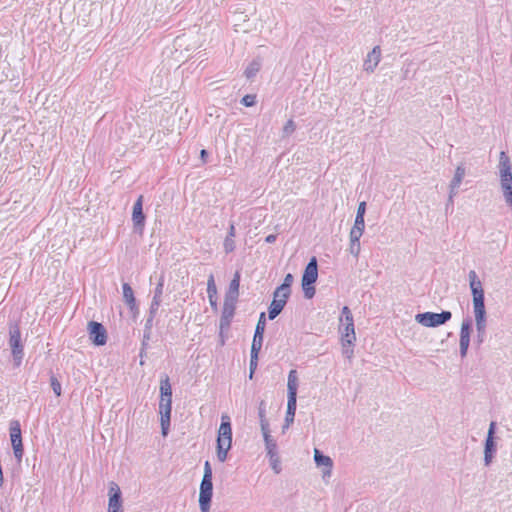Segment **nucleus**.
<instances>
[{
  "mask_svg": "<svg viewBox=\"0 0 512 512\" xmlns=\"http://www.w3.org/2000/svg\"><path fill=\"white\" fill-rule=\"evenodd\" d=\"M472 330V319L470 317H466L463 319L460 329V339H459V348H460V356L465 358L467 356L469 344H470V334Z\"/></svg>",
  "mask_w": 512,
  "mask_h": 512,
  "instance_id": "nucleus-12",
  "label": "nucleus"
},
{
  "mask_svg": "<svg viewBox=\"0 0 512 512\" xmlns=\"http://www.w3.org/2000/svg\"><path fill=\"white\" fill-rule=\"evenodd\" d=\"M493 456H494L493 454L484 453V462H485L486 466L490 465V463L492 462Z\"/></svg>",
  "mask_w": 512,
  "mask_h": 512,
  "instance_id": "nucleus-53",
  "label": "nucleus"
},
{
  "mask_svg": "<svg viewBox=\"0 0 512 512\" xmlns=\"http://www.w3.org/2000/svg\"><path fill=\"white\" fill-rule=\"evenodd\" d=\"M345 353L347 354V357H349V358H350V357H351V355H352V353H353V351H350V352L345 351Z\"/></svg>",
  "mask_w": 512,
  "mask_h": 512,
  "instance_id": "nucleus-56",
  "label": "nucleus"
},
{
  "mask_svg": "<svg viewBox=\"0 0 512 512\" xmlns=\"http://www.w3.org/2000/svg\"><path fill=\"white\" fill-rule=\"evenodd\" d=\"M276 239H277V235L269 234L268 236H266L265 242L269 243V244H272V243H274L276 241Z\"/></svg>",
  "mask_w": 512,
  "mask_h": 512,
  "instance_id": "nucleus-52",
  "label": "nucleus"
},
{
  "mask_svg": "<svg viewBox=\"0 0 512 512\" xmlns=\"http://www.w3.org/2000/svg\"><path fill=\"white\" fill-rule=\"evenodd\" d=\"M263 344V336L256 337V335L253 336L252 344H251V351L250 353L253 354H259Z\"/></svg>",
  "mask_w": 512,
  "mask_h": 512,
  "instance_id": "nucleus-32",
  "label": "nucleus"
},
{
  "mask_svg": "<svg viewBox=\"0 0 512 512\" xmlns=\"http://www.w3.org/2000/svg\"><path fill=\"white\" fill-rule=\"evenodd\" d=\"M260 426L264 440H266V437L271 438L268 420L262 419L260 421Z\"/></svg>",
  "mask_w": 512,
  "mask_h": 512,
  "instance_id": "nucleus-36",
  "label": "nucleus"
},
{
  "mask_svg": "<svg viewBox=\"0 0 512 512\" xmlns=\"http://www.w3.org/2000/svg\"><path fill=\"white\" fill-rule=\"evenodd\" d=\"M172 410V388L169 377L165 375L160 380L159 413L163 436L168 434Z\"/></svg>",
  "mask_w": 512,
  "mask_h": 512,
  "instance_id": "nucleus-1",
  "label": "nucleus"
},
{
  "mask_svg": "<svg viewBox=\"0 0 512 512\" xmlns=\"http://www.w3.org/2000/svg\"><path fill=\"white\" fill-rule=\"evenodd\" d=\"M486 332H477L476 341L478 345H481L485 340Z\"/></svg>",
  "mask_w": 512,
  "mask_h": 512,
  "instance_id": "nucleus-51",
  "label": "nucleus"
},
{
  "mask_svg": "<svg viewBox=\"0 0 512 512\" xmlns=\"http://www.w3.org/2000/svg\"><path fill=\"white\" fill-rule=\"evenodd\" d=\"M265 327H266V314H265V312H261L258 322L256 324L254 335H256V337H259V338H260V336H263L264 332H265Z\"/></svg>",
  "mask_w": 512,
  "mask_h": 512,
  "instance_id": "nucleus-27",
  "label": "nucleus"
},
{
  "mask_svg": "<svg viewBox=\"0 0 512 512\" xmlns=\"http://www.w3.org/2000/svg\"><path fill=\"white\" fill-rule=\"evenodd\" d=\"M341 321H344V323H354L353 315L347 306H344L342 309Z\"/></svg>",
  "mask_w": 512,
  "mask_h": 512,
  "instance_id": "nucleus-33",
  "label": "nucleus"
},
{
  "mask_svg": "<svg viewBox=\"0 0 512 512\" xmlns=\"http://www.w3.org/2000/svg\"><path fill=\"white\" fill-rule=\"evenodd\" d=\"M449 188H450V191H449V202L450 203H454V197L457 194V189L458 188H453V186H451V184L449 185Z\"/></svg>",
  "mask_w": 512,
  "mask_h": 512,
  "instance_id": "nucleus-49",
  "label": "nucleus"
},
{
  "mask_svg": "<svg viewBox=\"0 0 512 512\" xmlns=\"http://www.w3.org/2000/svg\"><path fill=\"white\" fill-rule=\"evenodd\" d=\"M8 344L11 349L14 366L19 367L24 357V345L18 323L9 324Z\"/></svg>",
  "mask_w": 512,
  "mask_h": 512,
  "instance_id": "nucleus-6",
  "label": "nucleus"
},
{
  "mask_svg": "<svg viewBox=\"0 0 512 512\" xmlns=\"http://www.w3.org/2000/svg\"><path fill=\"white\" fill-rule=\"evenodd\" d=\"M362 235L363 231L351 228L349 235L350 241H360Z\"/></svg>",
  "mask_w": 512,
  "mask_h": 512,
  "instance_id": "nucleus-42",
  "label": "nucleus"
},
{
  "mask_svg": "<svg viewBox=\"0 0 512 512\" xmlns=\"http://www.w3.org/2000/svg\"><path fill=\"white\" fill-rule=\"evenodd\" d=\"M381 59V50L379 46H375L367 55L363 67L367 72H373Z\"/></svg>",
  "mask_w": 512,
  "mask_h": 512,
  "instance_id": "nucleus-18",
  "label": "nucleus"
},
{
  "mask_svg": "<svg viewBox=\"0 0 512 512\" xmlns=\"http://www.w3.org/2000/svg\"><path fill=\"white\" fill-rule=\"evenodd\" d=\"M235 237V226L234 224H230L228 235L224 240V250L226 253H231L235 249V242L233 238Z\"/></svg>",
  "mask_w": 512,
  "mask_h": 512,
  "instance_id": "nucleus-24",
  "label": "nucleus"
},
{
  "mask_svg": "<svg viewBox=\"0 0 512 512\" xmlns=\"http://www.w3.org/2000/svg\"><path fill=\"white\" fill-rule=\"evenodd\" d=\"M108 495V512H123L122 493L119 486L116 483H110Z\"/></svg>",
  "mask_w": 512,
  "mask_h": 512,
  "instance_id": "nucleus-14",
  "label": "nucleus"
},
{
  "mask_svg": "<svg viewBox=\"0 0 512 512\" xmlns=\"http://www.w3.org/2000/svg\"><path fill=\"white\" fill-rule=\"evenodd\" d=\"M90 340L96 346L105 345L107 342V332L104 326L96 321H90L88 324Z\"/></svg>",
  "mask_w": 512,
  "mask_h": 512,
  "instance_id": "nucleus-13",
  "label": "nucleus"
},
{
  "mask_svg": "<svg viewBox=\"0 0 512 512\" xmlns=\"http://www.w3.org/2000/svg\"><path fill=\"white\" fill-rule=\"evenodd\" d=\"M302 288H303L305 298H307V299L313 298V296L315 295V288L313 287V285L302 286Z\"/></svg>",
  "mask_w": 512,
  "mask_h": 512,
  "instance_id": "nucleus-41",
  "label": "nucleus"
},
{
  "mask_svg": "<svg viewBox=\"0 0 512 512\" xmlns=\"http://www.w3.org/2000/svg\"><path fill=\"white\" fill-rule=\"evenodd\" d=\"M314 461L317 466H323L322 477L325 480L326 478H330L332 474L333 461L332 459L324 455L320 450H314Z\"/></svg>",
  "mask_w": 512,
  "mask_h": 512,
  "instance_id": "nucleus-16",
  "label": "nucleus"
},
{
  "mask_svg": "<svg viewBox=\"0 0 512 512\" xmlns=\"http://www.w3.org/2000/svg\"><path fill=\"white\" fill-rule=\"evenodd\" d=\"M500 183L503 194L512 191V171L509 157L504 151L500 153L499 159Z\"/></svg>",
  "mask_w": 512,
  "mask_h": 512,
  "instance_id": "nucleus-8",
  "label": "nucleus"
},
{
  "mask_svg": "<svg viewBox=\"0 0 512 512\" xmlns=\"http://www.w3.org/2000/svg\"><path fill=\"white\" fill-rule=\"evenodd\" d=\"M240 286V273L236 272L229 284V289L225 295L226 299L238 300Z\"/></svg>",
  "mask_w": 512,
  "mask_h": 512,
  "instance_id": "nucleus-21",
  "label": "nucleus"
},
{
  "mask_svg": "<svg viewBox=\"0 0 512 512\" xmlns=\"http://www.w3.org/2000/svg\"><path fill=\"white\" fill-rule=\"evenodd\" d=\"M213 496L212 468L209 461L204 463V474L200 483L199 508L201 512H209Z\"/></svg>",
  "mask_w": 512,
  "mask_h": 512,
  "instance_id": "nucleus-4",
  "label": "nucleus"
},
{
  "mask_svg": "<svg viewBox=\"0 0 512 512\" xmlns=\"http://www.w3.org/2000/svg\"><path fill=\"white\" fill-rule=\"evenodd\" d=\"M237 300L224 298L222 314L220 317V329H228L235 314Z\"/></svg>",
  "mask_w": 512,
  "mask_h": 512,
  "instance_id": "nucleus-15",
  "label": "nucleus"
},
{
  "mask_svg": "<svg viewBox=\"0 0 512 512\" xmlns=\"http://www.w3.org/2000/svg\"><path fill=\"white\" fill-rule=\"evenodd\" d=\"M241 103L246 107H252L256 104V96L247 94L241 99Z\"/></svg>",
  "mask_w": 512,
  "mask_h": 512,
  "instance_id": "nucleus-34",
  "label": "nucleus"
},
{
  "mask_svg": "<svg viewBox=\"0 0 512 512\" xmlns=\"http://www.w3.org/2000/svg\"><path fill=\"white\" fill-rule=\"evenodd\" d=\"M163 288H164V275H161L159 277L158 283L154 289V295H153L152 300H157L159 302H162Z\"/></svg>",
  "mask_w": 512,
  "mask_h": 512,
  "instance_id": "nucleus-30",
  "label": "nucleus"
},
{
  "mask_svg": "<svg viewBox=\"0 0 512 512\" xmlns=\"http://www.w3.org/2000/svg\"><path fill=\"white\" fill-rule=\"evenodd\" d=\"M51 382V388L56 396L61 395V383L57 380L55 376H52L50 379Z\"/></svg>",
  "mask_w": 512,
  "mask_h": 512,
  "instance_id": "nucleus-35",
  "label": "nucleus"
},
{
  "mask_svg": "<svg viewBox=\"0 0 512 512\" xmlns=\"http://www.w3.org/2000/svg\"><path fill=\"white\" fill-rule=\"evenodd\" d=\"M154 318L155 317H152V316L148 315V317L146 319L145 327H144V332H147V334L151 333V329H152V326H153Z\"/></svg>",
  "mask_w": 512,
  "mask_h": 512,
  "instance_id": "nucleus-47",
  "label": "nucleus"
},
{
  "mask_svg": "<svg viewBox=\"0 0 512 512\" xmlns=\"http://www.w3.org/2000/svg\"><path fill=\"white\" fill-rule=\"evenodd\" d=\"M356 340L354 323H343L342 328V342L345 346L346 344L352 345Z\"/></svg>",
  "mask_w": 512,
  "mask_h": 512,
  "instance_id": "nucleus-22",
  "label": "nucleus"
},
{
  "mask_svg": "<svg viewBox=\"0 0 512 512\" xmlns=\"http://www.w3.org/2000/svg\"><path fill=\"white\" fill-rule=\"evenodd\" d=\"M9 431L14 456L20 462L24 454L20 423L17 420L11 421Z\"/></svg>",
  "mask_w": 512,
  "mask_h": 512,
  "instance_id": "nucleus-9",
  "label": "nucleus"
},
{
  "mask_svg": "<svg viewBox=\"0 0 512 512\" xmlns=\"http://www.w3.org/2000/svg\"><path fill=\"white\" fill-rule=\"evenodd\" d=\"M296 130V124L292 119H289L282 129V138L291 136Z\"/></svg>",
  "mask_w": 512,
  "mask_h": 512,
  "instance_id": "nucleus-31",
  "label": "nucleus"
},
{
  "mask_svg": "<svg viewBox=\"0 0 512 512\" xmlns=\"http://www.w3.org/2000/svg\"><path fill=\"white\" fill-rule=\"evenodd\" d=\"M453 204L454 203H450L449 200L447 201L446 207H445L446 212H448V210L453 207Z\"/></svg>",
  "mask_w": 512,
  "mask_h": 512,
  "instance_id": "nucleus-55",
  "label": "nucleus"
},
{
  "mask_svg": "<svg viewBox=\"0 0 512 512\" xmlns=\"http://www.w3.org/2000/svg\"><path fill=\"white\" fill-rule=\"evenodd\" d=\"M505 202L512 208V190L503 194Z\"/></svg>",
  "mask_w": 512,
  "mask_h": 512,
  "instance_id": "nucleus-50",
  "label": "nucleus"
},
{
  "mask_svg": "<svg viewBox=\"0 0 512 512\" xmlns=\"http://www.w3.org/2000/svg\"><path fill=\"white\" fill-rule=\"evenodd\" d=\"M476 331L477 332H486L487 320L485 321H475Z\"/></svg>",
  "mask_w": 512,
  "mask_h": 512,
  "instance_id": "nucleus-48",
  "label": "nucleus"
},
{
  "mask_svg": "<svg viewBox=\"0 0 512 512\" xmlns=\"http://www.w3.org/2000/svg\"><path fill=\"white\" fill-rule=\"evenodd\" d=\"M123 299L130 308L131 312H138V307L132 287L128 283L122 285Z\"/></svg>",
  "mask_w": 512,
  "mask_h": 512,
  "instance_id": "nucleus-19",
  "label": "nucleus"
},
{
  "mask_svg": "<svg viewBox=\"0 0 512 512\" xmlns=\"http://www.w3.org/2000/svg\"><path fill=\"white\" fill-rule=\"evenodd\" d=\"M293 275L288 273L283 280V283L278 286L276 289H278L279 292H286L291 294V285L293 283Z\"/></svg>",
  "mask_w": 512,
  "mask_h": 512,
  "instance_id": "nucleus-29",
  "label": "nucleus"
},
{
  "mask_svg": "<svg viewBox=\"0 0 512 512\" xmlns=\"http://www.w3.org/2000/svg\"><path fill=\"white\" fill-rule=\"evenodd\" d=\"M270 463H271V467L275 471V473H277V474L280 473L281 468H280V460H279L278 454H276V457H274L273 460H270Z\"/></svg>",
  "mask_w": 512,
  "mask_h": 512,
  "instance_id": "nucleus-43",
  "label": "nucleus"
},
{
  "mask_svg": "<svg viewBox=\"0 0 512 512\" xmlns=\"http://www.w3.org/2000/svg\"><path fill=\"white\" fill-rule=\"evenodd\" d=\"M451 318L452 313L446 310H443L441 313H418L415 316V320L424 327H438L451 320Z\"/></svg>",
  "mask_w": 512,
  "mask_h": 512,
  "instance_id": "nucleus-7",
  "label": "nucleus"
},
{
  "mask_svg": "<svg viewBox=\"0 0 512 512\" xmlns=\"http://www.w3.org/2000/svg\"><path fill=\"white\" fill-rule=\"evenodd\" d=\"M216 455L219 462L227 460L228 452L232 446V427L231 419L227 414H222L221 424L218 429L216 439Z\"/></svg>",
  "mask_w": 512,
  "mask_h": 512,
  "instance_id": "nucleus-2",
  "label": "nucleus"
},
{
  "mask_svg": "<svg viewBox=\"0 0 512 512\" xmlns=\"http://www.w3.org/2000/svg\"><path fill=\"white\" fill-rule=\"evenodd\" d=\"M207 294L211 307L217 309V287L213 274L209 276L207 281Z\"/></svg>",
  "mask_w": 512,
  "mask_h": 512,
  "instance_id": "nucleus-23",
  "label": "nucleus"
},
{
  "mask_svg": "<svg viewBox=\"0 0 512 512\" xmlns=\"http://www.w3.org/2000/svg\"><path fill=\"white\" fill-rule=\"evenodd\" d=\"M495 428H496V423L491 422L489 429H488L486 441H485L484 453H489V454L494 455L496 452V444L494 441Z\"/></svg>",
  "mask_w": 512,
  "mask_h": 512,
  "instance_id": "nucleus-20",
  "label": "nucleus"
},
{
  "mask_svg": "<svg viewBox=\"0 0 512 512\" xmlns=\"http://www.w3.org/2000/svg\"><path fill=\"white\" fill-rule=\"evenodd\" d=\"M349 252L354 257H358V255L360 253V241H350Z\"/></svg>",
  "mask_w": 512,
  "mask_h": 512,
  "instance_id": "nucleus-37",
  "label": "nucleus"
},
{
  "mask_svg": "<svg viewBox=\"0 0 512 512\" xmlns=\"http://www.w3.org/2000/svg\"><path fill=\"white\" fill-rule=\"evenodd\" d=\"M143 195H140L133 205L132 222L135 232L142 234L145 227L146 216L143 212Z\"/></svg>",
  "mask_w": 512,
  "mask_h": 512,
  "instance_id": "nucleus-11",
  "label": "nucleus"
},
{
  "mask_svg": "<svg viewBox=\"0 0 512 512\" xmlns=\"http://www.w3.org/2000/svg\"><path fill=\"white\" fill-rule=\"evenodd\" d=\"M258 416L260 421L262 419H266V404L264 401L260 402L259 408H258Z\"/></svg>",
  "mask_w": 512,
  "mask_h": 512,
  "instance_id": "nucleus-45",
  "label": "nucleus"
},
{
  "mask_svg": "<svg viewBox=\"0 0 512 512\" xmlns=\"http://www.w3.org/2000/svg\"><path fill=\"white\" fill-rule=\"evenodd\" d=\"M150 338H151V333L147 334V332H143L142 347H141V352H140L141 357L143 355V351L146 349V347L148 345Z\"/></svg>",
  "mask_w": 512,
  "mask_h": 512,
  "instance_id": "nucleus-44",
  "label": "nucleus"
},
{
  "mask_svg": "<svg viewBox=\"0 0 512 512\" xmlns=\"http://www.w3.org/2000/svg\"><path fill=\"white\" fill-rule=\"evenodd\" d=\"M160 305H161V302H159L157 300H152L150 308H149V315L152 317H155Z\"/></svg>",
  "mask_w": 512,
  "mask_h": 512,
  "instance_id": "nucleus-40",
  "label": "nucleus"
},
{
  "mask_svg": "<svg viewBox=\"0 0 512 512\" xmlns=\"http://www.w3.org/2000/svg\"><path fill=\"white\" fill-rule=\"evenodd\" d=\"M208 156V152L205 149H202L200 152V157L203 161H206V157Z\"/></svg>",
  "mask_w": 512,
  "mask_h": 512,
  "instance_id": "nucleus-54",
  "label": "nucleus"
},
{
  "mask_svg": "<svg viewBox=\"0 0 512 512\" xmlns=\"http://www.w3.org/2000/svg\"><path fill=\"white\" fill-rule=\"evenodd\" d=\"M465 176V168L462 166H458L455 170V174L450 184L453 188H459L463 178Z\"/></svg>",
  "mask_w": 512,
  "mask_h": 512,
  "instance_id": "nucleus-26",
  "label": "nucleus"
},
{
  "mask_svg": "<svg viewBox=\"0 0 512 512\" xmlns=\"http://www.w3.org/2000/svg\"><path fill=\"white\" fill-rule=\"evenodd\" d=\"M318 278V265L315 257H312L305 267L302 275V286L313 285Z\"/></svg>",
  "mask_w": 512,
  "mask_h": 512,
  "instance_id": "nucleus-17",
  "label": "nucleus"
},
{
  "mask_svg": "<svg viewBox=\"0 0 512 512\" xmlns=\"http://www.w3.org/2000/svg\"><path fill=\"white\" fill-rule=\"evenodd\" d=\"M470 289L472 293L473 312L475 321H485L486 309H485V297L484 290L481 281L474 270H471L468 274Z\"/></svg>",
  "mask_w": 512,
  "mask_h": 512,
  "instance_id": "nucleus-3",
  "label": "nucleus"
},
{
  "mask_svg": "<svg viewBox=\"0 0 512 512\" xmlns=\"http://www.w3.org/2000/svg\"><path fill=\"white\" fill-rule=\"evenodd\" d=\"M352 228L353 229H357V230H361V231L364 232V229H365V220H364V218L356 216L355 217V221H354V225H353Z\"/></svg>",
  "mask_w": 512,
  "mask_h": 512,
  "instance_id": "nucleus-39",
  "label": "nucleus"
},
{
  "mask_svg": "<svg viewBox=\"0 0 512 512\" xmlns=\"http://www.w3.org/2000/svg\"><path fill=\"white\" fill-rule=\"evenodd\" d=\"M289 297V293L279 292L278 289H275L273 300L268 309V317L270 320H274L282 312Z\"/></svg>",
  "mask_w": 512,
  "mask_h": 512,
  "instance_id": "nucleus-10",
  "label": "nucleus"
},
{
  "mask_svg": "<svg viewBox=\"0 0 512 512\" xmlns=\"http://www.w3.org/2000/svg\"><path fill=\"white\" fill-rule=\"evenodd\" d=\"M261 68V64L259 61H252L248 66L247 68L245 69V76L248 78V79H251L253 77L256 76V74L259 72Z\"/></svg>",
  "mask_w": 512,
  "mask_h": 512,
  "instance_id": "nucleus-28",
  "label": "nucleus"
},
{
  "mask_svg": "<svg viewBox=\"0 0 512 512\" xmlns=\"http://www.w3.org/2000/svg\"><path fill=\"white\" fill-rule=\"evenodd\" d=\"M297 389H298V376L296 370H291L288 374L287 382V411L285 422L288 427L294 421L296 407H297Z\"/></svg>",
  "mask_w": 512,
  "mask_h": 512,
  "instance_id": "nucleus-5",
  "label": "nucleus"
},
{
  "mask_svg": "<svg viewBox=\"0 0 512 512\" xmlns=\"http://www.w3.org/2000/svg\"><path fill=\"white\" fill-rule=\"evenodd\" d=\"M264 442L267 450V455L270 460H273V458L276 457L277 454V443L272 437H266V440H264Z\"/></svg>",
  "mask_w": 512,
  "mask_h": 512,
  "instance_id": "nucleus-25",
  "label": "nucleus"
},
{
  "mask_svg": "<svg viewBox=\"0 0 512 512\" xmlns=\"http://www.w3.org/2000/svg\"><path fill=\"white\" fill-rule=\"evenodd\" d=\"M257 363H258V354H253V353H250V378H252L253 376V373L255 372L256 368H257Z\"/></svg>",
  "mask_w": 512,
  "mask_h": 512,
  "instance_id": "nucleus-38",
  "label": "nucleus"
},
{
  "mask_svg": "<svg viewBox=\"0 0 512 512\" xmlns=\"http://www.w3.org/2000/svg\"><path fill=\"white\" fill-rule=\"evenodd\" d=\"M365 212H366V202L362 201L358 205L356 216L364 218Z\"/></svg>",
  "mask_w": 512,
  "mask_h": 512,
  "instance_id": "nucleus-46",
  "label": "nucleus"
}]
</instances>
